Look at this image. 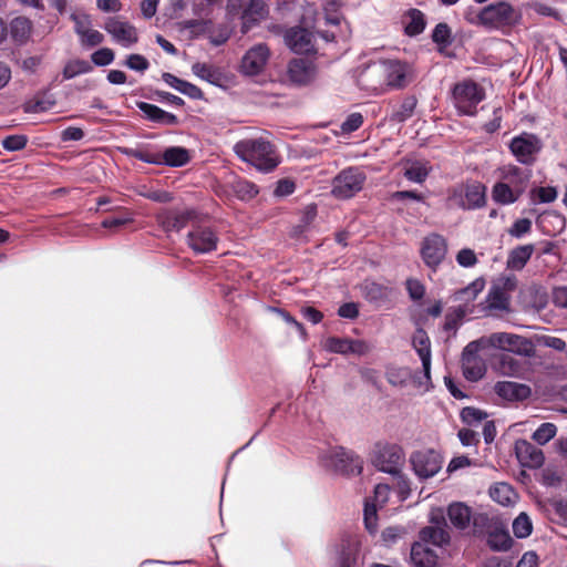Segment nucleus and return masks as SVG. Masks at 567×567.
<instances>
[{"label": "nucleus", "instance_id": "28", "mask_svg": "<svg viewBox=\"0 0 567 567\" xmlns=\"http://www.w3.org/2000/svg\"><path fill=\"white\" fill-rule=\"evenodd\" d=\"M417 106V99L413 94L403 96L396 103L391 105L389 121L392 123H404L414 115Z\"/></svg>", "mask_w": 567, "mask_h": 567}, {"label": "nucleus", "instance_id": "14", "mask_svg": "<svg viewBox=\"0 0 567 567\" xmlns=\"http://www.w3.org/2000/svg\"><path fill=\"white\" fill-rule=\"evenodd\" d=\"M410 463L414 474L420 480H427L440 472L443 465V458L435 450L423 449L411 454Z\"/></svg>", "mask_w": 567, "mask_h": 567}, {"label": "nucleus", "instance_id": "60", "mask_svg": "<svg viewBox=\"0 0 567 567\" xmlns=\"http://www.w3.org/2000/svg\"><path fill=\"white\" fill-rule=\"evenodd\" d=\"M456 261L460 266L468 268L477 264V258L474 250L470 248H463L457 252Z\"/></svg>", "mask_w": 567, "mask_h": 567}, {"label": "nucleus", "instance_id": "43", "mask_svg": "<svg viewBox=\"0 0 567 567\" xmlns=\"http://www.w3.org/2000/svg\"><path fill=\"white\" fill-rule=\"evenodd\" d=\"M432 41L440 45V51L452 44V31L447 23L440 22L435 25L432 32Z\"/></svg>", "mask_w": 567, "mask_h": 567}, {"label": "nucleus", "instance_id": "11", "mask_svg": "<svg viewBox=\"0 0 567 567\" xmlns=\"http://www.w3.org/2000/svg\"><path fill=\"white\" fill-rule=\"evenodd\" d=\"M322 463L336 473L347 476L360 475L363 468L362 458L340 446L328 450L322 456Z\"/></svg>", "mask_w": 567, "mask_h": 567}, {"label": "nucleus", "instance_id": "47", "mask_svg": "<svg viewBox=\"0 0 567 567\" xmlns=\"http://www.w3.org/2000/svg\"><path fill=\"white\" fill-rule=\"evenodd\" d=\"M533 532V524L526 513H520L513 522V533L517 538H526Z\"/></svg>", "mask_w": 567, "mask_h": 567}, {"label": "nucleus", "instance_id": "63", "mask_svg": "<svg viewBox=\"0 0 567 567\" xmlns=\"http://www.w3.org/2000/svg\"><path fill=\"white\" fill-rule=\"evenodd\" d=\"M533 194L537 196L540 203H553L557 198L556 188L550 186L535 188Z\"/></svg>", "mask_w": 567, "mask_h": 567}, {"label": "nucleus", "instance_id": "23", "mask_svg": "<svg viewBox=\"0 0 567 567\" xmlns=\"http://www.w3.org/2000/svg\"><path fill=\"white\" fill-rule=\"evenodd\" d=\"M269 49L266 44H257L249 49L241 59L240 70L248 75H257L262 72L269 59Z\"/></svg>", "mask_w": 567, "mask_h": 567}, {"label": "nucleus", "instance_id": "39", "mask_svg": "<svg viewBox=\"0 0 567 567\" xmlns=\"http://www.w3.org/2000/svg\"><path fill=\"white\" fill-rule=\"evenodd\" d=\"M404 32L409 37L421 34L426 25L425 16L419 9H410L405 16Z\"/></svg>", "mask_w": 567, "mask_h": 567}, {"label": "nucleus", "instance_id": "12", "mask_svg": "<svg viewBox=\"0 0 567 567\" xmlns=\"http://www.w3.org/2000/svg\"><path fill=\"white\" fill-rule=\"evenodd\" d=\"M385 91L403 90L415 80V70L406 61L398 59H382Z\"/></svg>", "mask_w": 567, "mask_h": 567}, {"label": "nucleus", "instance_id": "55", "mask_svg": "<svg viewBox=\"0 0 567 567\" xmlns=\"http://www.w3.org/2000/svg\"><path fill=\"white\" fill-rule=\"evenodd\" d=\"M532 230V220L528 218H519L513 223L508 229V234L514 238H522Z\"/></svg>", "mask_w": 567, "mask_h": 567}, {"label": "nucleus", "instance_id": "49", "mask_svg": "<svg viewBox=\"0 0 567 567\" xmlns=\"http://www.w3.org/2000/svg\"><path fill=\"white\" fill-rule=\"evenodd\" d=\"M364 297L370 301L382 300L388 296V289L381 284L365 281L362 286Z\"/></svg>", "mask_w": 567, "mask_h": 567}, {"label": "nucleus", "instance_id": "6", "mask_svg": "<svg viewBox=\"0 0 567 567\" xmlns=\"http://www.w3.org/2000/svg\"><path fill=\"white\" fill-rule=\"evenodd\" d=\"M124 154L147 164L182 167L189 163L190 155L182 146L167 147L163 153L152 152L147 148H125Z\"/></svg>", "mask_w": 567, "mask_h": 567}, {"label": "nucleus", "instance_id": "22", "mask_svg": "<svg viewBox=\"0 0 567 567\" xmlns=\"http://www.w3.org/2000/svg\"><path fill=\"white\" fill-rule=\"evenodd\" d=\"M324 349L334 354H367L372 351V346L364 340L332 337L326 340Z\"/></svg>", "mask_w": 567, "mask_h": 567}, {"label": "nucleus", "instance_id": "40", "mask_svg": "<svg viewBox=\"0 0 567 567\" xmlns=\"http://www.w3.org/2000/svg\"><path fill=\"white\" fill-rule=\"evenodd\" d=\"M489 495L493 501L503 506L514 505L518 497L514 488L507 483H497L492 486Z\"/></svg>", "mask_w": 567, "mask_h": 567}, {"label": "nucleus", "instance_id": "16", "mask_svg": "<svg viewBox=\"0 0 567 567\" xmlns=\"http://www.w3.org/2000/svg\"><path fill=\"white\" fill-rule=\"evenodd\" d=\"M187 245L195 254H208L217 249L219 237L207 225H194L187 234Z\"/></svg>", "mask_w": 567, "mask_h": 567}, {"label": "nucleus", "instance_id": "54", "mask_svg": "<svg viewBox=\"0 0 567 567\" xmlns=\"http://www.w3.org/2000/svg\"><path fill=\"white\" fill-rule=\"evenodd\" d=\"M363 124V115L359 112H353L347 116L342 122L340 128L342 133L350 134L359 130Z\"/></svg>", "mask_w": 567, "mask_h": 567}, {"label": "nucleus", "instance_id": "1", "mask_svg": "<svg viewBox=\"0 0 567 567\" xmlns=\"http://www.w3.org/2000/svg\"><path fill=\"white\" fill-rule=\"evenodd\" d=\"M494 368L503 375L529 379L534 374H546L560 377L564 374L559 369L546 362L553 357H493Z\"/></svg>", "mask_w": 567, "mask_h": 567}, {"label": "nucleus", "instance_id": "59", "mask_svg": "<svg viewBox=\"0 0 567 567\" xmlns=\"http://www.w3.org/2000/svg\"><path fill=\"white\" fill-rule=\"evenodd\" d=\"M461 417L463 422L473 425L484 420L486 417V414L478 409L468 406L462 410Z\"/></svg>", "mask_w": 567, "mask_h": 567}, {"label": "nucleus", "instance_id": "37", "mask_svg": "<svg viewBox=\"0 0 567 567\" xmlns=\"http://www.w3.org/2000/svg\"><path fill=\"white\" fill-rule=\"evenodd\" d=\"M487 545L494 551H507L512 548L513 539L505 528L495 526L487 532Z\"/></svg>", "mask_w": 567, "mask_h": 567}, {"label": "nucleus", "instance_id": "51", "mask_svg": "<svg viewBox=\"0 0 567 567\" xmlns=\"http://www.w3.org/2000/svg\"><path fill=\"white\" fill-rule=\"evenodd\" d=\"M468 315V309L466 307H457L453 312L447 313L445 316L443 329L446 332L455 331L460 321Z\"/></svg>", "mask_w": 567, "mask_h": 567}, {"label": "nucleus", "instance_id": "30", "mask_svg": "<svg viewBox=\"0 0 567 567\" xmlns=\"http://www.w3.org/2000/svg\"><path fill=\"white\" fill-rule=\"evenodd\" d=\"M485 280L483 278H476L465 288H462L455 291L453 298L455 301H460L461 305L458 307H466L468 309V315L474 312V301L477 296L484 290Z\"/></svg>", "mask_w": 567, "mask_h": 567}, {"label": "nucleus", "instance_id": "7", "mask_svg": "<svg viewBox=\"0 0 567 567\" xmlns=\"http://www.w3.org/2000/svg\"><path fill=\"white\" fill-rule=\"evenodd\" d=\"M515 275H501L493 280L485 299L484 310L489 312H511L512 293L517 288Z\"/></svg>", "mask_w": 567, "mask_h": 567}, {"label": "nucleus", "instance_id": "8", "mask_svg": "<svg viewBox=\"0 0 567 567\" xmlns=\"http://www.w3.org/2000/svg\"><path fill=\"white\" fill-rule=\"evenodd\" d=\"M485 99V90L473 80H463L452 89L453 104L460 114L474 116L477 105Z\"/></svg>", "mask_w": 567, "mask_h": 567}, {"label": "nucleus", "instance_id": "50", "mask_svg": "<svg viewBox=\"0 0 567 567\" xmlns=\"http://www.w3.org/2000/svg\"><path fill=\"white\" fill-rule=\"evenodd\" d=\"M412 344L417 354H431V341L422 328L415 330L412 337Z\"/></svg>", "mask_w": 567, "mask_h": 567}, {"label": "nucleus", "instance_id": "24", "mask_svg": "<svg viewBox=\"0 0 567 567\" xmlns=\"http://www.w3.org/2000/svg\"><path fill=\"white\" fill-rule=\"evenodd\" d=\"M289 80L298 85H307L317 76V66L306 59H292L288 64Z\"/></svg>", "mask_w": 567, "mask_h": 567}, {"label": "nucleus", "instance_id": "44", "mask_svg": "<svg viewBox=\"0 0 567 567\" xmlns=\"http://www.w3.org/2000/svg\"><path fill=\"white\" fill-rule=\"evenodd\" d=\"M192 214L189 212L169 213L163 220V225L167 230L179 231L187 226Z\"/></svg>", "mask_w": 567, "mask_h": 567}, {"label": "nucleus", "instance_id": "48", "mask_svg": "<svg viewBox=\"0 0 567 567\" xmlns=\"http://www.w3.org/2000/svg\"><path fill=\"white\" fill-rule=\"evenodd\" d=\"M378 509L377 504H373L370 498L364 503L363 520L365 528L369 533L373 534L378 529Z\"/></svg>", "mask_w": 567, "mask_h": 567}, {"label": "nucleus", "instance_id": "10", "mask_svg": "<svg viewBox=\"0 0 567 567\" xmlns=\"http://www.w3.org/2000/svg\"><path fill=\"white\" fill-rule=\"evenodd\" d=\"M365 179L367 175L360 167H347L333 177L331 194L337 199H350L363 188Z\"/></svg>", "mask_w": 567, "mask_h": 567}, {"label": "nucleus", "instance_id": "2", "mask_svg": "<svg viewBox=\"0 0 567 567\" xmlns=\"http://www.w3.org/2000/svg\"><path fill=\"white\" fill-rule=\"evenodd\" d=\"M489 349L511 352L512 354H530L533 343L525 337L507 332H495L470 342L461 354H478Z\"/></svg>", "mask_w": 567, "mask_h": 567}, {"label": "nucleus", "instance_id": "33", "mask_svg": "<svg viewBox=\"0 0 567 567\" xmlns=\"http://www.w3.org/2000/svg\"><path fill=\"white\" fill-rule=\"evenodd\" d=\"M419 538L424 544L443 547L450 543V534L445 525L425 526L419 533Z\"/></svg>", "mask_w": 567, "mask_h": 567}, {"label": "nucleus", "instance_id": "35", "mask_svg": "<svg viewBox=\"0 0 567 567\" xmlns=\"http://www.w3.org/2000/svg\"><path fill=\"white\" fill-rule=\"evenodd\" d=\"M32 32V22L25 17H17L11 20L8 34L19 45L25 44Z\"/></svg>", "mask_w": 567, "mask_h": 567}, {"label": "nucleus", "instance_id": "20", "mask_svg": "<svg viewBox=\"0 0 567 567\" xmlns=\"http://www.w3.org/2000/svg\"><path fill=\"white\" fill-rule=\"evenodd\" d=\"M499 181L508 184L511 188L516 190L522 196L526 193L530 178L532 171L524 169L514 164L503 165L497 169Z\"/></svg>", "mask_w": 567, "mask_h": 567}, {"label": "nucleus", "instance_id": "4", "mask_svg": "<svg viewBox=\"0 0 567 567\" xmlns=\"http://www.w3.org/2000/svg\"><path fill=\"white\" fill-rule=\"evenodd\" d=\"M235 154L257 169L268 173L279 165L275 146L265 138H246L234 145Z\"/></svg>", "mask_w": 567, "mask_h": 567}, {"label": "nucleus", "instance_id": "46", "mask_svg": "<svg viewBox=\"0 0 567 567\" xmlns=\"http://www.w3.org/2000/svg\"><path fill=\"white\" fill-rule=\"evenodd\" d=\"M192 72L202 80H205L213 84H215L219 80V74L217 70L213 65L207 63H194L192 65Z\"/></svg>", "mask_w": 567, "mask_h": 567}, {"label": "nucleus", "instance_id": "38", "mask_svg": "<svg viewBox=\"0 0 567 567\" xmlns=\"http://www.w3.org/2000/svg\"><path fill=\"white\" fill-rule=\"evenodd\" d=\"M462 369L465 379L475 382L486 373V363L483 357H463Z\"/></svg>", "mask_w": 567, "mask_h": 567}, {"label": "nucleus", "instance_id": "57", "mask_svg": "<svg viewBox=\"0 0 567 567\" xmlns=\"http://www.w3.org/2000/svg\"><path fill=\"white\" fill-rule=\"evenodd\" d=\"M125 65L131 70L144 72L150 68V62L145 56L133 53L126 58Z\"/></svg>", "mask_w": 567, "mask_h": 567}, {"label": "nucleus", "instance_id": "13", "mask_svg": "<svg viewBox=\"0 0 567 567\" xmlns=\"http://www.w3.org/2000/svg\"><path fill=\"white\" fill-rule=\"evenodd\" d=\"M508 148L518 163L533 166L543 150V142L537 135L523 132L511 140Z\"/></svg>", "mask_w": 567, "mask_h": 567}, {"label": "nucleus", "instance_id": "62", "mask_svg": "<svg viewBox=\"0 0 567 567\" xmlns=\"http://www.w3.org/2000/svg\"><path fill=\"white\" fill-rule=\"evenodd\" d=\"M390 487L386 484H378L374 488L373 498L370 499L377 507L382 508L388 502Z\"/></svg>", "mask_w": 567, "mask_h": 567}, {"label": "nucleus", "instance_id": "56", "mask_svg": "<svg viewBox=\"0 0 567 567\" xmlns=\"http://www.w3.org/2000/svg\"><path fill=\"white\" fill-rule=\"evenodd\" d=\"M92 62L97 66H105L113 62L114 52L109 48H102L91 55Z\"/></svg>", "mask_w": 567, "mask_h": 567}, {"label": "nucleus", "instance_id": "3", "mask_svg": "<svg viewBox=\"0 0 567 567\" xmlns=\"http://www.w3.org/2000/svg\"><path fill=\"white\" fill-rule=\"evenodd\" d=\"M464 17L468 23L487 29L513 27L522 18L520 13L507 1L491 3L480 11L468 10Z\"/></svg>", "mask_w": 567, "mask_h": 567}, {"label": "nucleus", "instance_id": "17", "mask_svg": "<svg viewBox=\"0 0 567 567\" xmlns=\"http://www.w3.org/2000/svg\"><path fill=\"white\" fill-rule=\"evenodd\" d=\"M446 252L447 244L442 235L433 233L423 239L421 257L427 267L436 269L444 260Z\"/></svg>", "mask_w": 567, "mask_h": 567}, {"label": "nucleus", "instance_id": "18", "mask_svg": "<svg viewBox=\"0 0 567 567\" xmlns=\"http://www.w3.org/2000/svg\"><path fill=\"white\" fill-rule=\"evenodd\" d=\"M357 81L359 86L368 92L385 93L383 61L379 60L368 64L360 71Z\"/></svg>", "mask_w": 567, "mask_h": 567}, {"label": "nucleus", "instance_id": "9", "mask_svg": "<svg viewBox=\"0 0 567 567\" xmlns=\"http://www.w3.org/2000/svg\"><path fill=\"white\" fill-rule=\"evenodd\" d=\"M229 14H239L241 19V32L247 33L256 24L268 17L269 9L264 0H228Z\"/></svg>", "mask_w": 567, "mask_h": 567}, {"label": "nucleus", "instance_id": "53", "mask_svg": "<svg viewBox=\"0 0 567 567\" xmlns=\"http://www.w3.org/2000/svg\"><path fill=\"white\" fill-rule=\"evenodd\" d=\"M28 144V136L23 134L9 135L1 142V146L9 152L23 150Z\"/></svg>", "mask_w": 567, "mask_h": 567}, {"label": "nucleus", "instance_id": "52", "mask_svg": "<svg viewBox=\"0 0 567 567\" xmlns=\"http://www.w3.org/2000/svg\"><path fill=\"white\" fill-rule=\"evenodd\" d=\"M557 427L553 423H543L533 434V440L540 445L546 444L556 435Z\"/></svg>", "mask_w": 567, "mask_h": 567}, {"label": "nucleus", "instance_id": "15", "mask_svg": "<svg viewBox=\"0 0 567 567\" xmlns=\"http://www.w3.org/2000/svg\"><path fill=\"white\" fill-rule=\"evenodd\" d=\"M403 450L393 443H377L373 450L372 462L380 471L393 474L403 461Z\"/></svg>", "mask_w": 567, "mask_h": 567}, {"label": "nucleus", "instance_id": "41", "mask_svg": "<svg viewBox=\"0 0 567 567\" xmlns=\"http://www.w3.org/2000/svg\"><path fill=\"white\" fill-rule=\"evenodd\" d=\"M447 515L453 526L458 529L466 528L471 522V508L463 503L451 504Z\"/></svg>", "mask_w": 567, "mask_h": 567}, {"label": "nucleus", "instance_id": "36", "mask_svg": "<svg viewBox=\"0 0 567 567\" xmlns=\"http://www.w3.org/2000/svg\"><path fill=\"white\" fill-rule=\"evenodd\" d=\"M491 196L493 202L501 206L512 205L522 198L520 194L499 179L493 185Z\"/></svg>", "mask_w": 567, "mask_h": 567}, {"label": "nucleus", "instance_id": "5", "mask_svg": "<svg viewBox=\"0 0 567 567\" xmlns=\"http://www.w3.org/2000/svg\"><path fill=\"white\" fill-rule=\"evenodd\" d=\"M422 371L412 372L409 368H390L386 372L388 381L400 388L412 386L420 393L427 392L431 384V357H421Z\"/></svg>", "mask_w": 567, "mask_h": 567}, {"label": "nucleus", "instance_id": "26", "mask_svg": "<svg viewBox=\"0 0 567 567\" xmlns=\"http://www.w3.org/2000/svg\"><path fill=\"white\" fill-rule=\"evenodd\" d=\"M486 186L478 181L466 183L461 207L468 210L484 207L486 205Z\"/></svg>", "mask_w": 567, "mask_h": 567}, {"label": "nucleus", "instance_id": "32", "mask_svg": "<svg viewBox=\"0 0 567 567\" xmlns=\"http://www.w3.org/2000/svg\"><path fill=\"white\" fill-rule=\"evenodd\" d=\"M404 177L414 183L422 184L426 181L432 171L430 162L422 159H404L403 161Z\"/></svg>", "mask_w": 567, "mask_h": 567}, {"label": "nucleus", "instance_id": "25", "mask_svg": "<svg viewBox=\"0 0 567 567\" xmlns=\"http://www.w3.org/2000/svg\"><path fill=\"white\" fill-rule=\"evenodd\" d=\"M515 454L519 464L524 467L538 468L544 463L543 452L526 440L516 441Z\"/></svg>", "mask_w": 567, "mask_h": 567}, {"label": "nucleus", "instance_id": "64", "mask_svg": "<svg viewBox=\"0 0 567 567\" xmlns=\"http://www.w3.org/2000/svg\"><path fill=\"white\" fill-rule=\"evenodd\" d=\"M538 566H539L538 555L533 550L524 553L516 565V567H538Z\"/></svg>", "mask_w": 567, "mask_h": 567}, {"label": "nucleus", "instance_id": "34", "mask_svg": "<svg viewBox=\"0 0 567 567\" xmlns=\"http://www.w3.org/2000/svg\"><path fill=\"white\" fill-rule=\"evenodd\" d=\"M534 250L533 244L520 245L512 249L506 261L507 269L522 270L532 258Z\"/></svg>", "mask_w": 567, "mask_h": 567}, {"label": "nucleus", "instance_id": "31", "mask_svg": "<svg viewBox=\"0 0 567 567\" xmlns=\"http://www.w3.org/2000/svg\"><path fill=\"white\" fill-rule=\"evenodd\" d=\"M137 107L144 114V116L151 122L164 125L178 124V118L175 114L166 112L155 104H151L147 102H138Z\"/></svg>", "mask_w": 567, "mask_h": 567}, {"label": "nucleus", "instance_id": "42", "mask_svg": "<svg viewBox=\"0 0 567 567\" xmlns=\"http://www.w3.org/2000/svg\"><path fill=\"white\" fill-rule=\"evenodd\" d=\"M231 189L236 197L240 200H250L255 198L259 193L257 186L254 183L243 178L233 182Z\"/></svg>", "mask_w": 567, "mask_h": 567}, {"label": "nucleus", "instance_id": "58", "mask_svg": "<svg viewBox=\"0 0 567 567\" xmlns=\"http://www.w3.org/2000/svg\"><path fill=\"white\" fill-rule=\"evenodd\" d=\"M405 286L412 300L417 301L424 297L425 287L420 280L410 278L406 280Z\"/></svg>", "mask_w": 567, "mask_h": 567}, {"label": "nucleus", "instance_id": "21", "mask_svg": "<svg viewBox=\"0 0 567 567\" xmlns=\"http://www.w3.org/2000/svg\"><path fill=\"white\" fill-rule=\"evenodd\" d=\"M104 29L123 47H131L138 41L136 28L127 21H121L117 17L107 18Z\"/></svg>", "mask_w": 567, "mask_h": 567}, {"label": "nucleus", "instance_id": "45", "mask_svg": "<svg viewBox=\"0 0 567 567\" xmlns=\"http://www.w3.org/2000/svg\"><path fill=\"white\" fill-rule=\"evenodd\" d=\"M92 69V65L85 60H72L64 65L62 75L64 80H70L76 75L91 72Z\"/></svg>", "mask_w": 567, "mask_h": 567}, {"label": "nucleus", "instance_id": "19", "mask_svg": "<svg viewBox=\"0 0 567 567\" xmlns=\"http://www.w3.org/2000/svg\"><path fill=\"white\" fill-rule=\"evenodd\" d=\"M285 43L297 54L316 53L315 34L308 29L293 27L285 32Z\"/></svg>", "mask_w": 567, "mask_h": 567}, {"label": "nucleus", "instance_id": "61", "mask_svg": "<svg viewBox=\"0 0 567 567\" xmlns=\"http://www.w3.org/2000/svg\"><path fill=\"white\" fill-rule=\"evenodd\" d=\"M296 189V183L290 178H282L277 182L274 194L278 197L291 195Z\"/></svg>", "mask_w": 567, "mask_h": 567}, {"label": "nucleus", "instance_id": "27", "mask_svg": "<svg viewBox=\"0 0 567 567\" xmlns=\"http://www.w3.org/2000/svg\"><path fill=\"white\" fill-rule=\"evenodd\" d=\"M494 389L496 394L506 402L524 401L532 394L528 385L512 381L497 382Z\"/></svg>", "mask_w": 567, "mask_h": 567}, {"label": "nucleus", "instance_id": "29", "mask_svg": "<svg viewBox=\"0 0 567 567\" xmlns=\"http://www.w3.org/2000/svg\"><path fill=\"white\" fill-rule=\"evenodd\" d=\"M437 554L426 544L417 540L413 543L410 553V561L414 567H436Z\"/></svg>", "mask_w": 567, "mask_h": 567}]
</instances>
